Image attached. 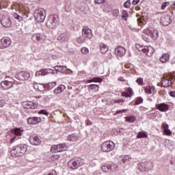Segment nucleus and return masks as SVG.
<instances>
[{"label":"nucleus","instance_id":"nucleus-1","mask_svg":"<svg viewBox=\"0 0 175 175\" xmlns=\"http://www.w3.org/2000/svg\"><path fill=\"white\" fill-rule=\"evenodd\" d=\"M143 33L142 39L145 40V42H148V37L151 38V39L155 40L159 36L158 30L154 29V27H148L143 31ZM144 35H146L147 37Z\"/></svg>","mask_w":175,"mask_h":175},{"label":"nucleus","instance_id":"nucleus-2","mask_svg":"<svg viewBox=\"0 0 175 175\" xmlns=\"http://www.w3.org/2000/svg\"><path fill=\"white\" fill-rule=\"evenodd\" d=\"M27 146L26 144H20L11 150V155L12 157H23L27 152Z\"/></svg>","mask_w":175,"mask_h":175},{"label":"nucleus","instance_id":"nucleus-3","mask_svg":"<svg viewBox=\"0 0 175 175\" xmlns=\"http://www.w3.org/2000/svg\"><path fill=\"white\" fill-rule=\"evenodd\" d=\"M34 17L38 23H43L46 20V10L43 8L36 10Z\"/></svg>","mask_w":175,"mask_h":175},{"label":"nucleus","instance_id":"nucleus-4","mask_svg":"<svg viewBox=\"0 0 175 175\" xmlns=\"http://www.w3.org/2000/svg\"><path fill=\"white\" fill-rule=\"evenodd\" d=\"M48 28L54 29L58 25V16L51 15L46 23Z\"/></svg>","mask_w":175,"mask_h":175},{"label":"nucleus","instance_id":"nucleus-5","mask_svg":"<svg viewBox=\"0 0 175 175\" xmlns=\"http://www.w3.org/2000/svg\"><path fill=\"white\" fill-rule=\"evenodd\" d=\"M83 165V161L80 158H75L68 161V167L70 169H77V167Z\"/></svg>","mask_w":175,"mask_h":175},{"label":"nucleus","instance_id":"nucleus-6","mask_svg":"<svg viewBox=\"0 0 175 175\" xmlns=\"http://www.w3.org/2000/svg\"><path fill=\"white\" fill-rule=\"evenodd\" d=\"M114 142L107 141L102 144L101 150L103 152H109V151L114 150Z\"/></svg>","mask_w":175,"mask_h":175},{"label":"nucleus","instance_id":"nucleus-7","mask_svg":"<svg viewBox=\"0 0 175 175\" xmlns=\"http://www.w3.org/2000/svg\"><path fill=\"white\" fill-rule=\"evenodd\" d=\"M31 39L34 43H44L46 36L41 33H36L33 34Z\"/></svg>","mask_w":175,"mask_h":175},{"label":"nucleus","instance_id":"nucleus-8","mask_svg":"<svg viewBox=\"0 0 175 175\" xmlns=\"http://www.w3.org/2000/svg\"><path fill=\"white\" fill-rule=\"evenodd\" d=\"M66 150H68V146L65 144H60L52 146L51 152H62V151H66Z\"/></svg>","mask_w":175,"mask_h":175},{"label":"nucleus","instance_id":"nucleus-9","mask_svg":"<svg viewBox=\"0 0 175 175\" xmlns=\"http://www.w3.org/2000/svg\"><path fill=\"white\" fill-rule=\"evenodd\" d=\"M12 44V40L9 37L3 38L0 40V49H6Z\"/></svg>","mask_w":175,"mask_h":175},{"label":"nucleus","instance_id":"nucleus-10","mask_svg":"<svg viewBox=\"0 0 175 175\" xmlns=\"http://www.w3.org/2000/svg\"><path fill=\"white\" fill-rule=\"evenodd\" d=\"M16 77L18 80L23 81L24 80H28L31 77V75L28 72L22 71L17 74Z\"/></svg>","mask_w":175,"mask_h":175},{"label":"nucleus","instance_id":"nucleus-11","mask_svg":"<svg viewBox=\"0 0 175 175\" xmlns=\"http://www.w3.org/2000/svg\"><path fill=\"white\" fill-rule=\"evenodd\" d=\"M82 36L86 39H91L92 38V31L90 27L84 26L82 29Z\"/></svg>","mask_w":175,"mask_h":175},{"label":"nucleus","instance_id":"nucleus-12","mask_svg":"<svg viewBox=\"0 0 175 175\" xmlns=\"http://www.w3.org/2000/svg\"><path fill=\"white\" fill-rule=\"evenodd\" d=\"M1 25H3V27L5 28H9L12 26V21L10 20V18H9V16H3L1 18Z\"/></svg>","mask_w":175,"mask_h":175},{"label":"nucleus","instance_id":"nucleus-13","mask_svg":"<svg viewBox=\"0 0 175 175\" xmlns=\"http://www.w3.org/2000/svg\"><path fill=\"white\" fill-rule=\"evenodd\" d=\"M69 38H70V34L68 32H65V33L60 34L57 37V40L60 43H65V42H68V40H69Z\"/></svg>","mask_w":175,"mask_h":175},{"label":"nucleus","instance_id":"nucleus-14","mask_svg":"<svg viewBox=\"0 0 175 175\" xmlns=\"http://www.w3.org/2000/svg\"><path fill=\"white\" fill-rule=\"evenodd\" d=\"M126 53V49L123 46H119L115 49V54L117 57H123V55H125Z\"/></svg>","mask_w":175,"mask_h":175},{"label":"nucleus","instance_id":"nucleus-15","mask_svg":"<svg viewBox=\"0 0 175 175\" xmlns=\"http://www.w3.org/2000/svg\"><path fill=\"white\" fill-rule=\"evenodd\" d=\"M29 142L33 146H40L42 143V139L38 136H31L29 138Z\"/></svg>","mask_w":175,"mask_h":175},{"label":"nucleus","instance_id":"nucleus-16","mask_svg":"<svg viewBox=\"0 0 175 175\" xmlns=\"http://www.w3.org/2000/svg\"><path fill=\"white\" fill-rule=\"evenodd\" d=\"M0 85L3 88V90H9L12 88L13 85H14V82L4 81L0 83Z\"/></svg>","mask_w":175,"mask_h":175},{"label":"nucleus","instance_id":"nucleus-17","mask_svg":"<svg viewBox=\"0 0 175 175\" xmlns=\"http://www.w3.org/2000/svg\"><path fill=\"white\" fill-rule=\"evenodd\" d=\"M171 21H170V16L168 15H164L163 17L161 18V24L162 25H164L165 27L169 25L170 24Z\"/></svg>","mask_w":175,"mask_h":175},{"label":"nucleus","instance_id":"nucleus-18","mask_svg":"<svg viewBox=\"0 0 175 175\" xmlns=\"http://www.w3.org/2000/svg\"><path fill=\"white\" fill-rule=\"evenodd\" d=\"M161 84L163 87L167 88V87H170V85H172V82L169 80V77H164L161 81Z\"/></svg>","mask_w":175,"mask_h":175},{"label":"nucleus","instance_id":"nucleus-19","mask_svg":"<svg viewBox=\"0 0 175 175\" xmlns=\"http://www.w3.org/2000/svg\"><path fill=\"white\" fill-rule=\"evenodd\" d=\"M144 53L148 55V57H151L154 54V48L152 46H145L144 49Z\"/></svg>","mask_w":175,"mask_h":175},{"label":"nucleus","instance_id":"nucleus-20","mask_svg":"<svg viewBox=\"0 0 175 175\" xmlns=\"http://www.w3.org/2000/svg\"><path fill=\"white\" fill-rule=\"evenodd\" d=\"M157 109L160 111H167L169 110V105L165 103H161L157 105Z\"/></svg>","mask_w":175,"mask_h":175},{"label":"nucleus","instance_id":"nucleus-21","mask_svg":"<svg viewBox=\"0 0 175 175\" xmlns=\"http://www.w3.org/2000/svg\"><path fill=\"white\" fill-rule=\"evenodd\" d=\"M100 51L101 54L107 53L109 51V46L103 43L100 44Z\"/></svg>","mask_w":175,"mask_h":175},{"label":"nucleus","instance_id":"nucleus-22","mask_svg":"<svg viewBox=\"0 0 175 175\" xmlns=\"http://www.w3.org/2000/svg\"><path fill=\"white\" fill-rule=\"evenodd\" d=\"M65 90H66V87L64 85H60L57 89L54 90L53 92L54 94H56V95H57V94H61V92H64Z\"/></svg>","mask_w":175,"mask_h":175},{"label":"nucleus","instance_id":"nucleus-23","mask_svg":"<svg viewBox=\"0 0 175 175\" xmlns=\"http://www.w3.org/2000/svg\"><path fill=\"white\" fill-rule=\"evenodd\" d=\"M169 58H170V55L168 53H164L163 55L160 57V61L163 64H165L167 61H169Z\"/></svg>","mask_w":175,"mask_h":175},{"label":"nucleus","instance_id":"nucleus-24","mask_svg":"<svg viewBox=\"0 0 175 175\" xmlns=\"http://www.w3.org/2000/svg\"><path fill=\"white\" fill-rule=\"evenodd\" d=\"M38 104L33 102L29 101L26 103V109H36Z\"/></svg>","mask_w":175,"mask_h":175},{"label":"nucleus","instance_id":"nucleus-25","mask_svg":"<svg viewBox=\"0 0 175 175\" xmlns=\"http://www.w3.org/2000/svg\"><path fill=\"white\" fill-rule=\"evenodd\" d=\"M42 76H46V75H49V73H53L54 70L51 68H42L40 70Z\"/></svg>","mask_w":175,"mask_h":175},{"label":"nucleus","instance_id":"nucleus-26","mask_svg":"<svg viewBox=\"0 0 175 175\" xmlns=\"http://www.w3.org/2000/svg\"><path fill=\"white\" fill-rule=\"evenodd\" d=\"M144 90L145 92L148 94V95H151V94H152V91L155 90V88H154V86L149 85L148 87H146Z\"/></svg>","mask_w":175,"mask_h":175},{"label":"nucleus","instance_id":"nucleus-27","mask_svg":"<svg viewBox=\"0 0 175 175\" xmlns=\"http://www.w3.org/2000/svg\"><path fill=\"white\" fill-rule=\"evenodd\" d=\"M154 167V164L151 162L145 163V172H148V170H152Z\"/></svg>","mask_w":175,"mask_h":175},{"label":"nucleus","instance_id":"nucleus-28","mask_svg":"<svg viewBox=\"0 0 175 175\" xmlns=\"http://www.w3.org/2000/svg\"><path fill=\"white\" fill-rule=\"evenodd\" d=\"M68 140L70 142H77L79 140V137L75 134H72L67 137Z\"/></svg>","mask_w":175,"mask_h":175},{"label":"nucleus","instance_id":"nucleus-29","mask_svg":"<svg viewBox=\"0 0 175 175\" xmlns=\"http://www.w3.org/2000/svg\"><path fill=\"white\" fill-rule=\"evenodd\" d=\"M87 81L88 83H102V81H103V79L99 77H94L92 79L88 80Z\"/></svg>","mask_w":175,"mask_h":175},{"label":"nucleus","instance_id":"nucleus-30","mask_svg":"<svg viewBox=\"0 0 175 175\" xmlns=\"http://www.w3.org/2000/svg\"><path fill=\"white\" fill-rule=\"evenodd\" d=\"M55 85H57V82L54 81L52 83H46L43 85V87H46V88H48V90H53V87H55Z\"/></svg>","mask_w":175,"mask_h":175},{"label":"nucleus","instance_id":"nucleus-31","mask_svg":"<svg viewBox=\"0 0 175 175\" xmlns=\"http://www.w3.org/2000/svg\"><path fill=\"white\" fill-rule=\"evenodd\" d=\"M88 90L89 91H91V90H93L96 92L99 91V85L96 84H90L88 85Z\"/></svg>","mask_w":175,"mask_h":175},{"label":"nucleus","instance_id":"nucleus-32","mask_svg":"<svg viewBox=\"0 0 175 175\" xmlns=\"http://www.w3.org/2000/svg\"><path fill=\"white\" fill-rule=\"evenodd\" d=\"M55 70L56 72H66V66H55Z\"/></svg>","mask_w":175,"mask_h":175},{"label":"nucleus","instance_id":"nucleus-33","mask_svg":"<svg viewBox=\"0 0 175 175\" xmlns=\"http://www.w3.org/2000/svg\"><path fill=\"white\" fill-rule=\"evenodd\" d=\"M161 128L164 129V131L165 132L166 135H172V131H170V130H167V128H169V125H167V124H163L161 125Z\"/></svg>","mask_w":175,"mask_h":175},{"label":"nucleus","instance_id":"nucleus-34","mask_svg":"<svg viewBox=\"0 0 175 175\" xmlns=\"http://www.w3.org/2000/svg\"><path fill=\"white\" fill-rule=\"evenodd\" d=\"M14 18H15V20H17V21H18V23H21V21H23V16H21L20 14L14 12L12 14Z\"/></svg>","mask_w":175,"mask_h":175},{"label":"nucleus","instance_id":"nucleus-35","mask_svg":"<svg viewBox=\"0 0 175 175\" xmlns=\"http://www.w3.org/2000/svg\"><path fill=\"white\" fill-rule=\"evenodd\" d=\"M137 139H141L143 137H147V132L146 131H140L137 133Z\"/></svg>","mask_w":175,"mask_h":175},{"label":"nucleus","instance_id":"nucleus-36","mask_svg":"<svg viewBox=\"0 0 175 175\" xmlns=\"http://www.w3.org/2000/svg\"><path fill=\"white\" fill-rule=\"evenodd\" d=\"M138 169L141 172H146V163H140L138 164Z\"/></svg>","mask_w":175,"mask_h":175},{"label":"nucleus","instance_id":"nucleus-37","mask_svg":"<svg viewBox=\"0 0 175 175\" xmlns=\"http://www.w3.org/2000/svg\"><path fill=\"white\" fill-rule=\"evenodd\" d=\"M131 155H124L122 159V163H126V162H129V159H131Z\"/></svg>","mask_w":175,"mask_h":175},{"label":"nucleus","instance_id":"nucleus-38","mask_svg":"<svg viewBox=\"0 0 175 175\" xmlns=\"http://www.w3.org/2000/svg\"><path fill=\"white\" fill-rule=\"evenodd\" d=\"M109 169H110L112 172H116L118 170V165L116 164H111L109 165Z\"/></svg>","mask_w":175,"mask_h":175},{"label":"nucleus","instance_id":"nucleus-39","mask_svg":"<svg viewBox=\"0 0 175 175\" xmlns=\"http://www.w3.org/2000/svg\"><path fill=\"white\" fill-rule=\"evenodd\" d=\"M128 17H129V14H128V12L126 10H123L122 13V18L124 21H126Z\"/></svg>","mask_w":175,"mask_h":175},{"label":"nucleus","instance_id":"nucleus-40","mask_svg":"<svg viewBox=\"0 0 175 175\" xmlns=\"http://www.w3.org/2000/svg\"><path fill=\"white\" fill-rule=\"evenodd\" d=\"M27 122L31 125H36V120L35 118H29L27 119Z\"/></svg>","mask_w":175,"mask_h":175},{"label":"nucleus","instance_id":"nucleus-41","mask_svg":"<svg viewBox=\"0 0 175 175\" xmlns=\"http://www.w3.org/2000/svg\"><path fill=\"white\" fill-rule=\"evenodd\" d=\"M85 37L84 36H79L77 39V43H79V44H81L82 43H84V42H85Z\"/></svg>","mask_w":175,"mask_h":175},{"label":"nucleus","instance_id":"nucleus-42","mask_svg":"<svg viewBox=\"0 0 175 175\" xmlns=\"http://www.w3.org/2000/svg\"><path fill=\"white\" fill-rule=\"evenodd\" d=\"M12 133H14L16 136H21V129L16 128L13 131Z\"/></svg>","mask_w":175,"mask_h":175},{"label":"nucleus","instance_id":"nucleus-43","mask_svg":"<svg viewBox=\"0 0 175 175\" xmlns=\"http://www.w3.org/2000/svg\"><path fill=\"white\" fill-rule=\"evenodd\" d=\"M70 5H72V2H70V1H66L65 8L66 12H70Z\"/></svg>","mask_w":175,"mask_h":175},{"label":"nucleus","instance_id":"nucleus-44","mask_svg":"<svg viewBox=\"0 0 175 175\" xmlns=\"http://www.w3.org/2000/svg\"><path fill=\"white\" fill-rule=\"evenodd\" d=\"M146 46H142L139 44H135V48L137 49V50H138L139 51H143V53L144 52V48Z\"/></svg>","mask_w":175,"mask_h":175},{"label":"nucleus","instance_id":"nucleus-45","mask_svg":"<svg viewBox=\"0 0 175 175\" xmlns=\"http://www.w3.org/2000/svg\"><path fill=\"white\" fill-rule=\"evenodd\" d=\"M112 14L113 17H118L120 16V10L117 9L112 10Z\"/></svg>","mask_w":175,"mask_h":175},{"label":"nucleus","instance_id":"nucleus-46","mask_svg":"<svg viewBox=\"0 0 175 175\" xmlns=\"http://www.w3.org/2000/svg\"><path fill=\"white\" fill-rule=\"evenodd\" d=\"M136 83H137L139 85H144V82L143 81V78L142 77L137 78L136 80Z\"/></svg>","mask_w":175,"mask_h":175},{"label":"nucleus","instance_id":"nucleus-47","mask_svg":"<svg viewBox=\"0 0 175 175\" xmlns=\"http://www.w3.org/2000/svg\"><path fill=\"white\" fill-rule=\"evenodd\" d=\"M136 118L135 117H126L127 122H135Z\"/></svg>","mask_w":175,"mask_h":175},{"label":"nucleus","instance_id":"nucleus-48","mask_svg":"<svg viewBox=\"0 0 175 175\" xmlns=\"http://www.w3.org/2000/svg\"><path fill=\"white\" fill-rule=\"evenodd\" d=\"M124 6L126 9H129L131 8V0H127L126 2H124Z\"/></svg>","mask_w":175,"mask_h":175},{"label":"nucleus","instance_id":"nucleus-49","mask_svg":"<svg viewBox=\"0 0 175 175\" xmlns=\"http://www.w3.org/2000/svg\"><path fill=\"white\" fill-rule=\"evenodd\" d=\"M142 102H143V98H142V97H139V98H136L135 105H140V103H142Z\"/></svg>","mask_w":175,"mask_h":175},{"label":"nucleus","instance_id":"nucleus-50","mask_svg":"<svg viewBox=\"0 0 175 175\" xmlns=\"http://www.w3.org/2000/svg\"><path fill=\"white\" fill-rule=\"evenodd\" d=\"M81 51L82 54H88V53L90 52V51L88 50V49L87 47L82 48Z\"/></svg>","mask_w":175,"mask_h":175},{"label":"nucleus","instance_id":"nucleus-51","mask_svg":"<svg viewBox=\"0 0 175 175\" xmlns=\"http://www.w3.org/2000/svg\"><path fill=\"white\" fill-rule=\"evenodd\" d=\"M59 158V154H55L52 155L51 159L52 161H57V159H58Z\"/></svg>","mask_w":175,"mask_h":175},{"label":"nucleus","instance_id":"nucleus-52","mask_svg":"<svg viewBox=\"0 0 175 175\" xmlns=\"http://www.w3.org/2000/svg\"><path fill=\"white\" fill-rule=\"evenodd\" d=\"M38 114H44V116H49V112H47V111L44 109H42L38 112Z\"/></svg>","mask_w":175,"mask_h":175},{"label":"nucleus","instance_id":"nucleus-53","mask_svg":"<svg viewBox=\"0 0 175 175\" xmlns=\"http://www.w3.org/2000/svg\"><path fill=\"white\" fill-rule=\"evenodd\" d=\"M105 2H106V0H94V3H97L98 5L105 3Z\"/></svg>","mask_w":175,"mask_h":175},{"label":"nucleus","instance_id":"nucleus-54","mask_svg":"<svg viewBox=\"0 0 175 175\" xmlns=\"http://www.w3.org/2000/svg\"><path fill=\"white\" fill-rule=\"evenodd\" d=\"M169 5V2H164L161 5L162 10H165L166 9V6Z\"/></svg>","mask_w":175,"mask_h":175},{"label":"nucleus","instance_id":"nucleus-55","mask_svg":"<svg viewBox=\"0 0 175 175\" xmlns=\"http://www.w3.org/2000/svg\"><path fill=\"white\" fill-rule=\"evenodd\" d=\"M5 103H6V101L5 100L0 99V107H3Z\"/></svg>","mask_w":175,"mask_h":175},{"label":"nucleus","instance_id":"nucleus-56","mask_svg":"<svg viewBox=\"0 0 175 175\" xmlns=\"http://www.w3.org/2000/svg\"><path fill=\"white\" fill-rule=\"evenodd\" d=\"M108 169H109V165L108 166L103 165L101 167V170H103V172H107Z\"/></svg>","mask_w":175,"mask_h":175},{"label":"nucleus","instance_id":"nucleus-57","mask_svg":"<svg viewBox=\"0 0 175 175\" xmlns=\"http://www.w3.org/2000/svg\"><path fill=\"white\" fill-rule=\"evenodd\" d=\"M124 102H125V100L122 98L114 100V103H124Z\"/></svg>","mask_w":175,"mask_h":175},{"label":"nucleus","instance_id":"nucleus-58","mask_svg":"<svg viewBox=\"0 0 175 175\" xmlns=\"http://www.w3.org/2000/svg\"><path fill=\"white\" fill-rule=\"evenodd\" d=\"M35 76H36V77H38V76H43V75H42V71H41V70L37 71V72H36V74H35Z\"/></svg>","mask_w":175,"mask_h":175},{"label":"nucleus","instance_id":"nucleus-59","mask_svg":"<svg viewBox=\"0 0 175 175\" xmlns=\"http://www.w3.org/2000/svg\"><path fill=\"white\" fill-rule=\"evenodd\" d=\"M140 2V0H133L132 5H137Z\"/></svg>","mask_w":175,"mask_h":175},{"label":"nucleus","instance_id":"nucleus-60","mask_svg":"<svg viewBox=\"0 0 175 175\" xmlns=\"http://www.w3.org/2000/svg\"><path fill=\"white\" fill-rule=\"evenodd\" d=\"M170 95L172 96V98H175V91H171L170 92Z\"/></svg>","mask_w":175,"mask_h":175},{"label":"nucleus","instance_id":"nucleus-61","mask_svg":"<svg viewBox=\"0 0 175 175\" xmlns=\"http://www.w3.org/2000/svg\"><path fill=\"white\" fill-rule=\"evenodd\" d=\"M122 96H125L126 98H129V96H131V95H129V94H128V93H125V92H122Z\"/></svg>","mask_w":175,"mask_h":175},{"label":"nucleus","instance_id":"nucleus-62","mask_svg":"<svg viewBox=\"0 0 175 175\" xmlns=\"http://www.w3.org/2000/svg\"><path fill=\"white\" fill-rule=\"evenodd\" d=\"M126 109H122L116 111V114H120V113H125Z\"/></svg>","mask_w":175,"mask_h":175},{"label":"nucleus","instance_id":"nucleus-63","mask_svg":"<svg viewBox=\"0 0 175 175\" xmlns=\"http://www.w3.org/2000/svg\"><path fill=\"white\" fill-rule=\"evenodd\" d=\"M36 120V124H38L39 122H40V118H35Z\"/></svg>","mask_w":175,"mask_h":175},{"label":"nucleus","instance_id":"nucleus-64","mask_svg":"<svg viewBox=\"0 0 175 175\" xmlns=\"http://www.w3.org/2000/svg\"><path fill=\"white\" fill-rule=\"evenodd\" d=\"M118 80L119 81H125V79H124V77H120L118 79Z\"/></svg>","mask_w":175,"mask_h":175}]
</instances>
